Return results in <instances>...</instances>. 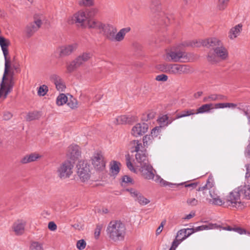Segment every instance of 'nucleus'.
Masks as SVG:
<instances>
[{"label": "nucleus", "mask_w": 250, "mask_h": 250, "mask_svg": "<svg viewBox=\"0 0 250 250\" xmlns=\"http://www.w3.org/2000/svg\"><path fill=\"white\" fill-rule=\"evenodd\" d=\"M187 203L188 206H195L198 203V201L195 198H189L187 199Z\"/></svg>", "instance_id": "obj_47"}, {"label": "nucleus", "mask_w": 250, "mask_h": 250, "mask_svg": "<svg viewBox=\"0 0 250 250\" xmlns=\"http://www.w3.org/2000/svg\"><path fill=\"white\" fill-rule=\"evenodd\" d=\"M214 104H207L202 105L201 106L199 107L196 110H195V114H203L204 113L209 112L211 109L214 108Z\"/></svg>", "instance_id": "obj_30"}, {"label": "nucleus", "mask_w": 250, "mask_h": 250, "mask_svg": "<svg viewBox=\"0 0 250 250\" xmlns=\"http://www.w3.org/2000/svg\"><path fill=\"white\" fill-rule=\"evenodd\" d=\"M73 20L75 22L80 23L81 26L89 28H93V27L90 26L91 23L97 21L96 20L90 19L88 12L83 11H80L76 13L74 15Z\"/></svg>", "instance_id": "obj_9"}, {"label": "nucleus", "mask_w": 250, "mask_h": 250, "mask_svg": "<svg viewBox=\"0 0 250 250\" xmlns=\"http://www.w3.org/2000/svg\"><path fill=\"white\" fill-rule=\"evenodd\" d=\"M39 118V114L37 112H33L29 113L26 117V119L28 121L36 120Z\"/></svg>", "instance_id": "obj_43"}, {"label": "nucleus", "mask_w": 250, "mask_h": 250, "mask_svg": "<svg viewBox=\"0 0 250 250\" xmlns=\"http://www.w3.org/2000/svg\"><path fill=\"white\" fill-rule=\"evenodd\" d=\"M238 109L241 110L244 114L247 117L248 119H249V121H250V109H249L248 108L247 109H245V108H243V109H242L240 107H238L237 108Z\"/></svg>", "instance_id": "obj_53"}, {"label": "nucleus", "mask_w": 250, "mask_h": 250, "mask_svg": "<svg viewBox=\"0 0 250 250\" xmlns=\"http://www.w3.org/2000/svg\"><path fill=\"white\" fill-rule=\"evenodd\" d=\"M79 4L81 5H83L85 6H91L93 4V0H81L79 1Z\"/></svg>", "instance_id": "obj_48"}, {"label": "nucleus", "mask_w": 250, "mask_h": 250, "mask_svg": "<svg viewBox=\"0 0 250 250\" xmlns=\"http://www.w3.org/2000/svg\"><path fill=\"white\" fill-rule=\"evenodd\" d=\"M239 187L241 189L242 198L250 200V182L247 181L244 185Z\"/></svg>", "instance_id": "obj_25"}, {"label": "nucleus", "mask_w": 250, "mask_h": 250, "mask_svg": "<svg viewBox=\"0 0 250 250\" xmlns=\"http://www.w3.org/2000/svg\"><path fill=\"white\" fill-rule=\"evenodd\" d=\"M86 244V242L84 240H80L77 242V248L80 250H83L85 248Z\"/></svg>", "instance_id": "obj_45"}, {"label": "nucleus", "mask_w": 250, "mask_h": 250, "mask_svg": "<svg viewBox=\"0 0 250 250\" xmlns=\"http://www.w3.org/2000/svg\"><path fill=\"white\" fill-rule=\"evenodd\" d=\"M240 190L241 189L238 187L230 192L228 195L226 197L225 201L229 206L236 208H242L243 204L241 202V198L242 197Z\"/></svg>", "instance_id": "obj_7"}, {"label": "nucleus", "mask_w": 250, "mask_h": 250, "mask_svg": "<svg viewBox=\"0 0 250 250\" xmlns=\"http://www.w3.org/2000/svg\"><path fill=\"white\" fill-rule=\"evenodd\" d=\"M42 24V21L40 19L35 20L33 22L29 23L26 27V33L28 36H31L40 27Z\"/></svg>", "instance_id": "obj_19"}, {"label": "nucleus", "mask_w": 250, "mask_h": 250, "mask_svg": "<svg viewBox=\"0 0 250 250\" xmlns=\"http://www.w3.org/2000/svg\"><path fill=\"white\" fill-rule=\"evenodd\" d=\"M67 101V98L64 94H60L56 100V104L58 105L61 106L65 104Z\"/></svg>", "instance_id": "obj_38"}, {"label": "nucleus", "mask_w": 250, "mask_h": 250, "mask_svg": "<svg viewBox=\"0 0 250 250\" xmlns=\"http://www.w3.org/2000/svg\"><path fill=\"white\" fill-rule=\"evenodd\" d=\"M242 24L239 23L231 28L228 32L229 39L233 40L238 37L242 31Z\"/></svg>", "instance_id": "obj_23"}, {"label": "nucleus", "mask_w": 250, "mask_h": 250, "mask_svg": "<svg viewBox=\"0 0 250 250\" xmlns=\"http://www.w3.org/2000/svg\"><path fill=\"white\" fill-rule=\"evenodd\" d=\"M48 229L51 231H55L57 229V225L53 222H50L48 225Z\"/></svg>", "instance_id": "obj_55"}, {"label": "nucleus", "mask_w": 250, "mask_h": 250, "mask_svg": "<svg viewBox=\"0 0 250 250\" xmlns=\"http://www.w3.org/2000/svg\"><path fill=\"white\" fill-rule=\"evenodd\" d=\"M194 114H195V109H187L183 110L181 112L178 113L176 115V117L175 118V119H178L179 118L188 117Z\"/></svg>", "instance_id": "obj_32"}, {"label": "nucleus", "mask_w": 250, "mask_h": 250, "mask_svg": "<svg viewBox=\"0 0 250 250\" xmlns=\"http://www.w3.org/2000/svg\"><path fill=\"white\" fill-rule=\"evenodd\" d=\"M161 127L160 126H156L152 129L151 132V135L152 137H157L160 131Z\"/></svg>", "instance_id": "obj_49"}, {"label": "nucleus", "mask_w": 250, "mask_h": 250, "mask_svg": "<svg viewBox=\"0 0 250 250\" xmlns=\"http://www.w3.org/2000/svg\"><path fill=\"white\" fill-rule=\"evenodd\" d=\"M67 105L71 108H75L77 106V101L74 98H72L68 102Z\"/></svg>", "instance_id": "obj_50"}, {"label": "nucleus", "mask_w": 250, "mask_h": 250, "mask_svg": "<svg viewBox=\"0 0 250 250\" xmlns=\"http://www.w3.org/2000/svg\"><path fill=\"white\" fill-rule=\"evenodd\" d=\"M91 163L97 170H103L105 166V161L101 151L95 152L91 157Z\"/></svg>", "instance_id": "obj_11"}, {"label": "nucleus", "mask_w": 250, "mask_h": 250, "mask_svg": "<svg viewBox=\"0 0 250 250\" xmlns=\"http://www.w3.org/2000/svg\"><path fill=\"white\" fill-rule=\"evenodd\" d=\"M122 182H123V184H122L123 185L124 184H131V185H132L134 184L133 179L130 177H129L127 175H125L123 177Z\"/></svg>", "instance_id": "obj_46"}, {"label": "nucleus", "mask_w": 250, "mask_h": 250, "mask_svg": "<svg viewBox=\"0 0 250 250\" xmlns=\"http://www.w3.org/2000/svg\"><path fill=\"white\" fill-rule=\"evenodd\" d=\"M209 192L211 198L207 199V200L209 204L216 206H222L225 204V200L222 199L214 189L209 190Z\"/></svg>", "instance_id": "obj_18"}, {"label": "nucleus", "mask_w": 250, "mask_h": 250, "mask_svg": "<svg viewBox=\"0 0 250 250\" xmlns=\"http://www.w3.org/2000/svg\"><path fill=\"white\" fill-rule=\"evenodd\" d=\"M91 27L98 31L107 40L111 42H121L125 38V35L130 31V27L123 28L117 32L116 27L113 25L103 23L98 21L91 23Z\"/></svg>", "instance_id": "obj_3"}, {"label": "nucleus", "mask_w": 250, "mask_h": 250, "mask_svg": "<svg viewBox=\"0 0 250 250\" xmlns=\"http://www.w3.org/2000/svg\"><path fill=\"white\" fill-rule=\"evenodd\" d=\"M26 221L24 220H18L15 222L12 227V231L16 235H21L25 231Z\"/></svg>", "instance_id": "obj_16"}, {"label": "nucleus", "mask_w": 250, "mask_h": 250, "mask_svg": "<svg viewBox=\"0 0 250 250\" xmlns=\"http://www.w3.org/2000/svg\"><path fill=\"white\" fill-rule=\"evenodd\" d=\"M159 183L162 186H168L171 188H172L175 185V184L167 182L163 179L161 180L160 182H159Z\"/></svg>", "instance_id": "obj_52"}, {"label": "nucleus", "mask_w": 250, "mask_h": 250, "mask_svg": "<svg viewBox=\"0 0 250 250\" xmlns=\"http://www.w3.org/2000/svg\"><path fill=\"white\" fill-rule=\"evenodd\" d=\"M52 79L58 90L62 91L65 88L64 82L58 76L53 75Z\"/></svg>", "instance_id": "obj_29"}, {"label": "nucleus", "mask_w": 250, "mask_h": 250, "mask_svg": "<svg viewBox=\"0 0 250 250\" xmlns=\"http://www.w3.org/2000/svg\"><path fill=\"white\" fill-rule=\"evenodd\" d=\"M197 186V183H192L188 184L185 185V187L187 188H195Z\"/></svg>", "instance_id": "obj_62"}, {"label": "nucleus", "mask_w": 250, "mask_h": 250, "mask_svg": "<svg viewBox=\"0 0 250 250\" xmlns=\"http://www.w3.org/2000/svg\"><path fill=\"white\" fill-rule=\"evenodd\" d=\"M13 115L11 113L8 111H6L3 113V119L5 120H8L12 117Z\"/></svg>", "instance_id": "obj_56"}, {"label": "nucleus", "mask_w": 250, "mask_h": 250, "mask_svg": "<svg viewBox=\"0 0 250 250\" xmlns=\"http://www.w3.org/2000/svg\"><path fill=\"white\" fill-rule=\"evenodd\" d=\"M92 57L91 52H85L77 57L70 63L67 65V69L68 72H71L82 65L84 62L88 61Z\"/></svg>", "instance_id": "obj_10"}, {"label": "nucleus", "mask_w": 250, "mask_h": 250, "mask_svg": "<svg viewBox=\"0 0 250 250\" xmlns=\"http://www.w3.org/2000/svg\"><path fill=\"white\" fill-rule=\"evenodd\" d=\"M202 94L203 92L202 91H198L194 94V97L195 98L198 99L202 95Z\"/></svg>", "instance_id": "obj_64"}, {"label": "nucleus", "mask_w": 250, "mask_h": 250, "mask_svg": "<svg viewBox=\"0 0 250 250\" xmlns=\"http://www.w3.org/2000/svg\"><path fill=\"white\" fill-rule=\"evenodd\" d=\"M226 99V96L216 94H212L205 97L203 99L204 102H214L218 100H224Z\"/></svg>", "instance_id": "obj_27"}, {"label": "nucleus", "mask_w": 250, "mask_h": 250, "mask_svg": "<svg viewBox=\"0 0 250 250\" xmlns=\"http://www.w3.org/2000/svg\"><path fill=\"white\" fill-rule=\"evenodd\" d=\"M40 157L41 156L38 153H31L23 157L21 160V163L22 164H27L34 162L40 158Z\"/></svg>", "instance_id": "obj_28"}, {"label": "nucleus", "mask_w": 250, "mask_h": 250, "mask_svg": "<svg viewBox=\"0 0 250 250\" xmlns=\"http://www.w3.org/2000/svg\"><path fill=\"white\" fill-rule=\"evenodd\" d=\"M149 8L151 12L155 15H161V0H149Z\"/></svg>", "instance_id": "obj_21"}, {"label": "nucleus", "mask_w": 250, "mask_h": 250, "mask_svg": "<svg viewBox=\"0 0 250 250\" xmlns=\"http://www.w3.org/2000/svg\"><path fill=\"white\" fill-rule=\"evenodd\" d=\"M130 119L125 115H122L117 117L114 121L116 125L125 124L129 122Z\"/></svg>", "instance_id": "obj_36"}, {"label": "nucleus", "mask_w": 250, "mask_h": 250, "mask_svg": "<svg viewBox=\"0 0 250 250\" xmlns=\"http://www.w3.org/2000/svg\"><path fill=\"white\" fill-rule=\"evenodd\" d=\"M155 113L153 112H150L149 113H148L147 114V119H146L145 117L144 118L143 120H146V121H147L148 120H151V119H152L154 118L155 117Z\"/></svg>", "instance_id": "obj_58"}, {"label": "nucleus", "mask_w": 250, "mask_h": 250, "mask_svg": "<svg viewBox=\"0 0 250 250\" xmlns=\"http://www.w3.org/2000/svg\"><path fill=\"white\" fill-rule=\"evenodd\" d=\"M73 167L74 162L70 161H64L57 168L58 176L62 180L69 178L73 173Z\"/></svg>", "instance_id": "obj_8"}, {"label": "nucleus", "mask_w": 250, "mask_h": 250, "mask_svg": "<svg viewBox=\"0 0 250 250\" xmlns=\"http://www.w3.org/2000/svg\"><path fill=\"white\" fill-rule=\"evenodd\" d=\"M214 183L213 179L211 178H209L207 182V183L205 185L202 187H199L197 190L199 191H203L204 193V191L207 189H210L214 186Z\"/></svg>", "instance_id": "obj_35"}, {"label": "nucleus", "mask_w": 250, "mask_h": 250, "mask_svg": "<svg viewBox=\"0 0 250 250\" xmlns=\"http://www.w3.org/2000/svg\"><path fill=\"white\" fill-rule=\"evenodd\" d=\"M214 108H230L234 109L237 107V104L230 103H217L214 104Z\"/></svg>", "instance_id": "obj_34"}, {"label": "nucleus", "mask_w": 250, "mask_h": 250, "mask_svg": "<svg viewBox=\"0 0 250 250\" xmlns=\"http://www.w3.org/2000/svg\"><path fill=\"white\" fill-rule=\"evenodd\" d=\"M11 78L10 80H3L0 83V98H3V99L7 97V95L11 92L13 86L12 78L13 76V73L10 72Z\"/></svg>", "instance_id": "obj_12"}, {"label": "nucleus", "mask_w": 250, "mask_h": 250, "mask_svg": "<svg viewBox=\"0 0 250 250\" xmlns=\"http://www.w3.org/2000/svg\"><path fill=\"white\" fill-rule=\"evenodd\" d=\"M153 137L150 135H146L143 137V142L144 148L147 147L148 146L152 143Z\"/></svg>", "instance_id": "obj_39"}, {"label": "nucleus", "mask_w": 250, "mask_h": 250, "mask_svg": "<svg viewBox=\"0 0 250 250\" xmlns=\"http://www.w3.org/2000/svg\"><path fill=\"white\" fill-rule=\"evenodd\" d=\"M192 234L190 229H183L179 230L176 234V237L183 242Z\"/></svg>", "instance_id": "obj_26"}, {"label": "nucleus", "mask_w": 250, "mask_h": 250, "mask_svg": "<svg viewBox=\"0 0 250 250\" xmlns=\"http://www.w3.org/2000/svg\"><path fill=\"white\" fill-rule=\"evenodd\" d=\"M175 120V118L169 117L167 115H165L160 117L158 119V121L161 125H167L170 124Z\"/></svg>", "instance_id": "obj_33"}, {"label": "nucleus", "mask_w": 250, "mask_h": 250, "mask_svg": "<svg viewBox=\"0 0 250 250\" xmlns=\"http://www.w3.org/2000/svg\"><path fill=\"white\" fill-rule=\"evenodd\" d=\"M157 68L162 72L175 75L189 74L193 71L189 66L178 63H163L159 64Z\"/></svg>", "instance_id": "obj_5"}, {"label": "nucleus", "mask_w": 250, "mask_h": 250, "mask_svg": "<svg viewBox=\"0 0 250 250\" xmlns=\"http://www.w3.org/2000/svg\"><path fill=\"white\" fill-rule=\"evenodd\" d=\"M134 200L138 202L140 205L144 206L150 202V201L145 198L139 191L134 188L126 189Z\"/></svg>", "instance_id": "obj_15"}, {"label": "nucleus", "mask_w": 250, "mask_h": 250, "mask_svg": "<svg viewBox=\"0 0 250 250\" xmlns=\"http://www.w3.org/2000/svg\"><path fill=\"white\" fill-rule=\"evenodd\" d=\"M233 230L238 232V233L242 234L245 233V230L240 228H235L233 229Z\"/></svg>", "instance_id": "obj_60"}, {"label": "nucleus", "mask_w": 250, "mask_h": 250, "mask_svg": "<svg viewBox=\"0 0 250 250\" xmlns=\"http://www.w3.org/2000/svg\"><path fill=\"white\" fill-rule=\"evenodd\" d=\"M219 228V226L216 224L209 223L207 225H203L194 228L190 229V231L192 234L195 232L205 230V229H217Z\"/></svg>", "instance_id": "obj_24"}, {"label": "nucleus", "mask_w": 250, "mask_h": 250, "mask_svg": "<svg viewBox=\"0 0 250 250\" xmlns=\"http://www.w3.org/2000/svg\"><path fill=\"white\" fill-rule=\"evenodd\" d=\"M106 233L111 241L114 242L122 241L126 234L125 226L120 221H111L107 226Z\"/></svg>", "instance_id": "obj_4"}, {"label": "nucleus", "mask_w": 250, "mask_h": 250, "mask_svg": "<svg viewBox=\"0 0 250 250\" xmlns=\"http://www.w3.org/2000/svg\"><path fill=\"white\" fill-rule=\"evenodd\" d=\"M245 167L246 168L245 178L248 179L250 177V164L246 165Z\"/></svg>", "instance_id": "obj_57"}, {"label": "nucleus", "mask_w": 250, "mask_h": 250, "mask_svg": "<svg viewBox=\"0 0 250 250\" xmlns=\"http://www.w3.org/2000/svg\"><path fill=\"white\" fill-rule=\"evenodd\" d=\"M101 228H102V227L100 225H98L97 226V228H96V229H95V236L96 238H98L99 236V235L100 234Z\"/></svg>", "instance_id": "obj_59"}, {"label": "nucleus", "mask_w": 250, "mask_h": 250, "mask_svg": "<svg viewBox=\"0 0 250 250\" xmlns=\"http://www.w3.org/2000/svg\"><path fill=\"white\" fill-rule=\"evenodd\" d=\"M163 58L164 60L168 62H186L189 60L186 52L178 49L166 51Z\"/></svg>", "instance_id": "obj_6"}, {"label": "nucleus", "mask_w": 250, "mask_h": 250, "mask_svg": "<svg viewBox=\"0 0 250 250\" xmlns=\"http://www.w3.org/2000/svg\"><path fill=\"white\" fill-rule=\"evenodd\" d=\"M182 242L179 239L175 237V239L172 243L171 247L176 249L178 245Z\"/></svg>", "instance_id": "obj_54"}, {"label": "nucleus", "mask_w": 250, "mask_h": 250, "mask_svg": "<svg viewBox=\"0 0 250 250\" xmlns=\"http://www.w3.org/2000/svg\"><path fill=\"white\" fill-rule=\"evenodd\" d=\"M245 154L247 156L250 157V143L246 149Z\"/></svg>", "instance_id": "obj_63"}, {"label": "nucleus", "mask_w": 250, "mask_h": 250, "mask_svg": "<svg viewBox=\"0 0 250 250\" xmlns=\"http://www.w3.org/2000/svg\"><path fill=\"white\" fill-rule=\"evenodd\" d=\"M78 48V44L76 42L62 45L58 48L59 56L63 57L70 55Z\"/></svg>", "instance_id": "obj_14"}, {"label": "nucleus", "mask_w": 250, "mask_h": 250, "mask_svg": "<svg viewBox=\"0 0 250 250\" xmlns=\"http://www.w3.org/2000/svg\"><path fill=\"white\" fill-rule=\"evenodd\" d=\"M91 27L98 31L107 40L111 42H121L125 38V35L130 31V27L123 28L117 32L116 27L113 25L103 23L98 21L91 23Z\"/></svg>", "instance_id": "obj_2"}, {"label": "nucleus", "mask_w": 250, "mask_h": 250, "mask_svg": "<svg viewBox=\"0 0 250 250\" xmlns=\"http://www.w3.org/2000/svg\"><path fill=\"white\" fill-rule=\"evenodd\" d=\"M148 128V125L146 123L137 124L132 128V135L135 137L142 136L147 131Z\"/></svg>", "instance_id": "obj_17"}, {"label": "nucleus", "mask_w": 250, "mask_h": 250, "mask_svg": "<svg viewBox=\"0 0 250 250\" xmlns=\"http://www.w3.org/2000/svg\"><path fill=\"white\" fill-rule=\"evenodd\" d=\"M120 164L116 161H113L111 166V173L113 175H116L119 172Z\"/></svg>", "instance_id": "obj_41"}, {"label": "nucleus", "mask_w": 250, "mask_h": 250, "mask_svg": "<svg viewBox=\"0 0 250 250\" xmlns=\"http://www.w3.org/2000/svg\"><path fill=\"white\" fill-rule=\"evenodd\" d=\"M136 159L140 164V167L144 166L145 164H148L146 156L143 151L141 152H138L136 154Z\"/></svg>", "instance_id": "obj_31"}, {"label": "nucleus", "mask_w": 250, "mask_h": 250, "mask_svg": "<svg viewBox=\"0 0 250 250\" xmlns=\"http://www.w3.org/2000/svg\"><path fill=\"white\" fill-rule=\"evenodd\" d=\"M31 250H43L42 245L38 242H33L30 246Z\"/></svg>", "instance_id": "obj_44"}, {"label": "nucleus", "mask_w": 250, "mask_h": 250, "mask_svg": "<svg viewBox=\"0 0 250 250\" xmlns=\"http://www.w3.org/2000/svg\"><path fill=\"white\" fill-rule=\"evenodd\" d=\"M67 155L72 161H76L81 155V151H80L79 147L76 145L70 146L68 147Z\"/></svg>", "instance_id": "obj_22"}, {"label": "nucleus", "mask_w": 250, "mask_h": 250, "mask_svg": "<svg viewBox=\"0 0 250 250\" xmlns=\"http://www.w3.org/2000/svg\"><path fill=\"white\" fill-rule=\"evenodd\" d=\"M126 166L130 170H132L133 169L132 164L128 158L127 159Z\"/></svg>", "instance_id": "obj_61"}, {"label": "nucleus", "mask_w": 250, "mask_h": 250, "mask_svg": "<svg viewBox=\"0 0 250 250\" xmlns=\"http://www.w3.org/2000/svg\"><path fill=\"white\" fill-rule=\"evenodd\" d=\"M48 91V87L46 85L40 86L38 89V95L39 96H44Z\"/></svg>", "instance_id": "obj_40"}, {"label": "nucleus", "mask_w": 250, "mask_h": 250, "mask_svg": "<svg viewBox=\"0 0 250 250\" xmlns=\"http://www.w3.org/2000/svg\"><path fill=\"white\" fill-rule=\"evenodd\" d=\"M141 172L146 179H153L154 174L153 172V167L149 164H145L144 166H141L140 168Z\"/></svg>", "instance_id": "obj_20"}, {"label": "nucleus", "mask_w": 250, "mask_h": 250, "mask_svg": "<svg viewBox=\"0 0 250 250\" xmlns=\"http://www.w3.org/2000/svg\"><path fill=\"white\" fill-rule=\"evenodd\" d=\"M203 45L211 48L207 57V61L212 64H215L229 59V53L222 42L217 38H210L204 40Z\"/></svg>", "instance_id": "obj_1"}, {"label": "nucleus", "mask_w": 250, "mask_h": 250, "mask_svg": "<svg viewBox=\"0 0 250 250\" xmlns=\"http://www.w3.org/2000/svg\"><path fill=\"white\" fill-rule=\"evenodd\" d=\"M229 0H218L217 8L219 10H224L227 6Z\"/></svg>", "instance_id": "obj_42"}, {"label": "nucleus", "mask_w": 250, "mask_h": 250, "mask_svg": "<svg viewBox=\"0 0 250 250\" xmlns=\"http://www.w3.org/2000/svg\"><path fill=\"white\" fill-rule=\"evenodd\" d=\"M77 167V173L81 180L83 182L87 181L90 178L89 166L84 162H80Z\"/></svg>", "instance_id": "obj_13"}, {"label": "nucleus", "mask_w": 250, "mask_h": 250, "mask_svg": "<svg viewBox=\"0 0 250 250\" xmlns=\"http://www.w3.org/2000/svg\"><path fill=\"white\" fill-rule=\"evenodd\" d=\"M167 79L168 77L165 74H161L157 76L156 77V80L158 81L165 82L167 81Z\"/></svg>", "instance_id": "obj_51"}, {"label": "nucleus", "mask_w": 250, "mask_h": 250, "mask_svg": "<svg viewBox=\"0 0 250 250\" xmlns=\"http://www.w3.org/2000/svg\"><path fill=\"white\" fill-rule=\"evenodd\" d=\"M131 144L134 146V149L133 151H135L137 153L141 152V151L144 152V150H146V148L143 146L141 143H140L138 141L134 140L131 142Z\"/></svg>", "instance_id": "obj_37"}]
</instances>
